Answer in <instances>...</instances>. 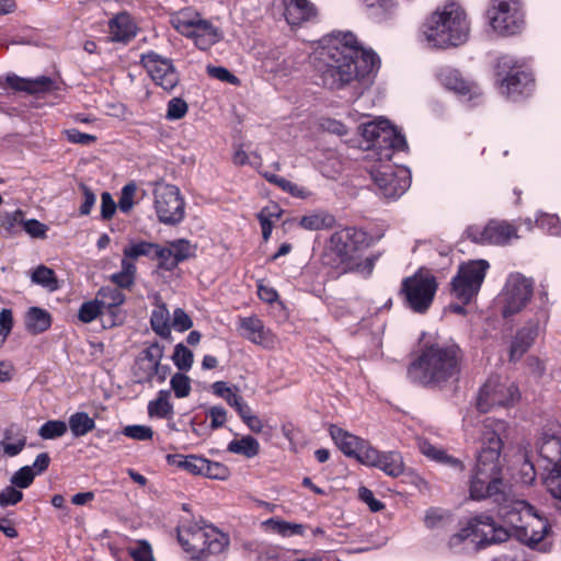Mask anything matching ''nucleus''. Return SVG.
I'll list each match as a JSON object with an SVG mask.
<instances>
[{
  "mask_svg": "<svg viewBox=\"0 0 561 561\" xmlns=\"http://www.w3.org/2000/svg\"><path fill=\"white\" fill-rule=\"evenodd\" d=\"M518 398V389L513 383L502 382L499 378H490L479 391L477 409L486 413L496 407H511Z\"/></svg>",
  "mask_w": 561,
  "mask_h": 561,
  "instance_id": "15",
  "label": "nucleus"
},
{
  "mask_svg": "<svg viewBox=\"0 0 561 561\" xmlns=\"http://www.w3.org/2000/svg\"><path fill=\"white\" fill-rule=\"evenodd\" d=\"M187 113V104L184 100L173 98L168 103L167 118L169 121L181 119Z\"/></svg>",
  "mask_w": 561,
  "mask_h": 561,
  "instance_id": "57",
  "label": "nucleus"
},
{
  "mask_svg": "<svg viewBox=\"0 0 561 561\" xmlns=\"http://www.w3.org/2000/svg\"><path fill=\"white\" fill-rule=\"evenodd\" d=\"M386 474L397 478L404 471V463L399 453L388 451L382 453L380 463L377 466Z\"/></svg>",
  "mask_w": 561,
  "mask_h": 561,
  "instance_id": "36",
  "label": "nucleus"
},
{
  "mask_svg": "<svg viewBox=\"0 0 561 561\" xmlns=\"http://www.w3.org/2000/svg\"><path fill=\"white\" fill-rule=\"evenodd\" d=\"M266 524L271 526L273 531L282 536L304 535V526L301 524L274 519H268Z\"/></svg>",
  "mask_w": 561,
  "mask_h": 561,
  "instance_id": "46",
  "label": "nucleus"
},
{
  "mask_svg": "<svg viewBox=\"0 0 561 561\" xmlns=\"http://www.w3.org/2000/svg\"><path fill=\"white\" fill-rule=\"evenodd\" d=\"M153 208L158 220L167 226L179 225L185 216V201L178 186L157 183L153 188Z\"/></svg>",
  "mask_w": 561,
  "mask_h": 561,
  "instance_id": "12",
  "label": "nucleus"
},
{
  "mask_svg": "<svg viewBox=\"0 0 561 561\" xmlns=\"http://www.w3.org/2000/svg\"><path fill=\"white\" fill-rule=\"evenodd\" d=\"M171 24L183 36L193 39L196 47L202 50H207L222 38L218 27L191 10H182L174 14Z\"/></svg>",
  "mask_w": 561,
  "mask_h": 561,
  "instance_id": "9",
  "label": "nucleus"
},
{
  "mask_svg": "<svg viewBox=\"0 0 561 561\" xmlns=\"http://www.w3.org/2000/svg\"><path fill=\"white\" fill-rule=\"evenodd\" d=\"M137 186L134 182L126 184L121 192L118 208L122 213L128 214L134 206V197Z\"/></svg>",
  "mask_w": 561,
  "mask_h": 561,
  "instance_id": "54",
  "label": "nucleus"
},
{
  "mask_svg": "<svg viewBox=\"0 0 561 561\" xmlns=\"http://www.w3.org/2000/svg\"><path fill=\"white\" fill-rule=\"evenodd\" d=\"M437 77L446 89L454 91L460 96H468V101H473L481 96L479 87L466 81L456 69L444 68L438 72Z\"/></svg>",
  "mask_w": 561,
  "mask_h": 561,
  "instance_id": "21",
  "label": "nucleus"
},
{
  "mask_svg": "<svg viewBox=\"0 0 561 561\" xmlns=\"http://www.w3.org/2000/svg\"><path fill=\"white\" fill-rule=\"evenodd\" d=\"M499 514L510 527L511 537L531 549L550 551L551 543L546 541V538L551 531V526L534 512L529 503L514 500L500 508Z\"/></svg>",
  "mask_w": 561,
  "mask_h": 561,
  "instance_id": "5",
  "label": "nucleus"
},
{
  "mask_svg": "<svg viewBox=\"0 0 561 561\" xmlns=\"http://www.w3.org/2000/svg\"><path fill=\"white\" fill-rule=\"evenodd\" d=\"M118 206L114 202L112 195L108 192L101 194V218L103 220H110Z\"/></svg>",
  "mask_w": 561,
  "mask_h": 561,
  "instance_id": "64",
  "label": "nucleus"
},
{
  "mask_svg": "<svg viewBox=\"0 0 561 561\" xmlns=\"http://www.w3.org/2000/svg\"><path fill=\"white\" fill-rule=\"evenodd\" d=\"M140 64L147 70L152 81L165 91H172L179 83V73L170 58L154 51H148L140 57Z\"/></svg>",
  "mask_w": 561,
  "mask_h": 561,
  "instance_id": "17",
  "label": "nucleus"
},
{
  "mask_svg": "<svg viewBox=\"0 0 561 561\" xmlns=\"http://www.w3.org/2000/svg\"><path fill=\"white\" fill-rule=\"evenodd\" d=\"M26 444V436L22 433H14V428L10 427L4 432V437L0 442V446L4 454L9 457L19 455Z\"/></svg>",
  "mask_w": 561,
  "mask_h": 561,
  "instance_id": "35",
  "label": "nucleus"
},
{
  "mask_svg": "<svg viewBox=\"0 0 561 561\" xmlns=\"http://www.w3.org/2000/svg\"><path fill=\"white\" fill-rule=\"evenodd\" d=\"M437 290L435 276L416 272L414 275L402 280L400 295L403 296L405 305L416 313H425Z\"/></svg>",
  "mask_w": 561,
  "mask_h": 561,
  "instance_id": "11",
  "label": "nucleus"
},
{
  "mask_svg": "<svg viewBox=\"0 0 561 561\" xmlns=\"http://www.w3.org/2000/svg\"><path fill=\"white\" fill-rule=\"evenodd\" d=\"M50 314L42 308L32 307L25 317V327L28 332L38 334L50 327Z\"/></svg>",
  "mask_w": 561,
  "mask_h": 561,
  "instance_id": "30",
  "label": "nucleus"
},
{
  "mask_svg": "<svg viewBox=\"0 0 561 561\" xmlns=\"http://www.w3.org/2000/svg\"><path fill=\"white\" fill-rule=\"evenodd\" d=\"M366 233L355 227H345L332 233L323 253V265L335 270L339 274L353 271L357 265V251L365 242Z\"/></svg>",
  "mask_w": 561,
  "mask_h": 561,
  "instance_id": "8",
  "label": "nucleus"
},
{
  "mask_svg": "<svg viewBox=\"0 0 561 561\" xmlns=\"http://www.w3.org/2000/svg\"><path fill=\"white\" fill-rule=\"evenodd\" d=\"M469 32L470 27L465 10L453 2L433 14L425 34L433 46L446 48L466 43Z\"/></svg>",
  "mask_w": 561,
  "mask_h": 561,
  "instance_id": "7",
  "label": "nucleus"
},
{
  "mask_svg": "<svg viewBox=\"0 0 561 561\" xmlns=\"http://www.w3.org/2000/svg\"><path fill=\"white\" fill-rule=\"evenodd\" d=\"M54 87V81L49 77H37L35 79H26L16 76L15 73H8L0 77V88H10L14 91H24L30 94H37L50 91Z\"/></svg>",
  "mask_w": 561,
  "mask_h": 561,
  "instance_id": "20",
  "label": "nucleus"
},
{
  "mask_svg": "<svg viewBox=\"0 0 561 561\" xmlns=\"http://www.w3.org/2000/svg\"><path fill=\"white\" fill-rule=\"evenodd\" d=\"M267 180L272 183H275L276 185L282 187L285 192L290 193L295 197H305V191L302 187L298 186L297 184H295L284 178H280L277 175H272V176L267 178Z\"/></svg>",
  "mask_w": 561,
  "mask_h": 561,
  "instance_id": "62",
  "label": "nucleus"
},
{
  "mask_svg": "<svg viewBox=\"0 0 561 561\" xmlns=\"http://www.w3.org/2000/svg\"><path fill=\"white\" fill-rule=\"evenodd\" d=\"M152 330L160 336L167 337L171 333L169 312L164 307L153 310L150 319Z\"/></svg>",
  "mask_w": 561,
  "mask_h": 561,
  "instance_id": "39",
  "label": "nucleus"
},
{
  "mask_svg": "<svg viewBox=\"0 0 561 561\" xmlns=\"http://www.w3.org/2000/svg\"><path fill=\"white\" fill-rule=\"evenodd\" d=\"M163 356V348L158 344H151L142 352V357L139 360H145L148 364V370L157 373L158 364Z\"/></svg>",
  "mask_w": 561,
  "mask_h": 561,
  "instance_id": "49",
  "label": "nucleus"
},
{
  "mask_svg": "<svg viewBox=\"0 0 561 561\" xmlns=\"http://www.w3.org/2000/svg\"><path fill=\"white\" fill-rule=\"evenodd\" d=\"M241 335L250 342L266 345L271 337V331L266 329L256 316L239 318Z\"/></svg>",
  "mask_w": 561,
  "mask_h": 561,
  "instance_id": "25",
  "label": "nucleus"
},
{
  "mask_svg": "<svg viewBox=\"0 0 561 561\" xmlns=\"http://www.w3.org/2000/svg\"><path fill=\"white\" fill-rule=\"evenodd\" d=\"M170 391L160 390L157 399L148 403V414L159 419H169L173 414V405L170 403Z\"/></svg>",
  "mask_w": 561,
  "mask_h": 561,
  "instance_id": "33",
  "label": "nucleus"
},
{
  "mask_svg": "<svg viewBox=\"0 0 561 561\" xmlns=\"http://www.w3.org/2000/svg\"><path fill=\"white\" fill-rule=\"evenodd\" d=\"M368 9H371L374 16L381 21L390 16L394 9V0H362Z\"/></svg>",
  "mask_w": 561,
  "mask_h": 561,
  "instance_id": "41",
  "label": "nucleus"
},
{
  "mask_svg": "<svg viewBox=\"0 0 561 561\" xmlns=\"http://www.w3.org/2000/svg\"><path fill=\"white\" fill-rule=\"evenodd\" d=\"M202 476L209 479L225 480L229 476V470L225 465L220 462L210 461L204 458Z\"/></svg>",
  "mask_w": 561,
  "mask_h": 561,
  "instance_id": "48",
  "label": "nucleus"
},
{
  "mask_svg": "<svg viewBox=\"0 0 561 561\" xmlns=\"http://www.w3.org/2000/svg\"><path fill=\"white\" fill-rule=\"evenodd\" d=\"M466 234L476 243L501 245L506 244L512 238H516L517 230L506 221L490 220L484 227H468Z\"/></svg>",
  "mask_w": 561,
  "mask_h": 561,
  "instance_id": "19",
  "label": "nucleus"
},
{
  "mask_svg": "<svg viewBox=\"0 0 561 561\" xmlns=\"http://www.w3.org/2000/svg\"><path fill=\"white\" fill-rule=\"evenodd\" d=\"M507 424L502 420L486 419L481 433V449L469 479V496L473 501L492 499L500 508L514 501L510 497L507 484L502 478V436Z\"/></svg>",
  "mask_w": 561,
  "mask_h": 561,
  "instance_id": "2",
  "label": "nucleus"
},
{
  "mask_svg": "<svg viewBox=\"0 0 561 561\" xmlns=\"http://www.w3.org/2000/svg\"><path fill=\"white\" fill-rule=\"evenodd\" d=\"M538 335V325L531 324L520 329L514 337L510 348V360L515 362L522 358V356L533 345L536 336Z\"/></svg>",
  "mask_w": 561,
  "mask_h": 561,
  "instance_id": "27",
  "label": "nucleus"
},
{
  "mask_svg": "<svg viewBox=\"0 0 561 561\" xmlns=\"http://www.w3.org/2000/svg\"><path fill=\"white\" fill-rule=\"evenodd\" d=\"M382 453L373 447L369 442L364 440L355 459L363 465L376 467L380 463Z\"/></svg>",
  "mask_w": 561,
  "mask_h": 561,
  "instance_id": "44",
  "label": "nucleus"
},
{
  "mask_svg": "<svg viewBox=\"0 0 561 561\" xmlns=\"http://www.w3.org/2000/svg\"><path fill=\"white\" fill-rule=\"evenodd\" d=\"M156 259L160 261V266L167 271H172L178 266L173 265L174 251H172L171 247L164 248L156 243L152 260Z\"/></svg>",
  "mask_w": 561,
  "mask_h": 561,
  "instance_id": "55",
  "label": "nucleus"
},
{
  "mask_svg": "<svg viewBox=\"0 0 561 561\" xmlns=\"http://www.w3.org/2000/svg\"><path fill=\"white\" fill-rule=\"evenodd\" d=\"M171 248L172 251H174L173 265H179V263L195 255L196 247L191 244L190 241L185 239H180L172 242Z\"/></svg>",
  "mask_w": 561,
  "mask_h": 561,
  "instance_id": "45",
  "label": "nucleus"
},
{
  "mask_svg": "<svg viewBox=\"0 0 561 561\" xmlns=\"http://www.w3.org/2000/svg\"><path fill=\"white\" fill-rule=\"evenodd\" d=\"M35 474L36 472L32 467H22L12 476L11 483L19 489H26L32 484Z\"/></svg>",
  "mask_w": 561,
  "mask_h": 561,
  "instance_id": "53",
  "label": "nucleus"
},
{
  "mask_svg": "<svg viewBox=\"0 0 561 561\" xmlns=\"http://www.w3.org/2000/svg\"><path fill=\"white\" fill-rule=\"evenodd\" d=\"M67 432V425L62 421H48L39 428L38 434L44 439H54Z\"/></svg>",
  "mask_w": 561,
  "mask_h": 561,
  "instance_id": "50",
  "label": "nucleus"
},
{
  "mask_svg": "<svg viewBox=\"0 0 561 561\" xmlns=\"http://www.w3.org/2000/svg\"><path fill=\"white\" fill-rule=\"evenodd\" d=\"M284 16L293 26L310 21L317 14L316 7L309 0H284Z\"/></svg>",
  "mask_w": 561,
  "mask_h": 561,
  "instance_id": "24",
  "label": "nucleus"
},
{
  "mask_svg": "<svg viewBox=\"0 0 561 561\" xmlns=\"http://www.w3.org/2000/svg\"><path fill=\"white\" fill-rule=\"evenodd\" d=\"M465 359L463 350L455 341L427 340L420 344L407 376L417 386L443 389L460 379Z\"/></svg>",
  "mask_w": 561,
  "mask_h": 561,
  "instance_id": "4",
  "label": "nucleus"
},
{
  "mask_svg": "<svg viewBox=\"0 0 561 561\" xmlns=\"http://www.w3.org/2000/svg\"><path fill=\"white\" fill-rule=\"evenodd\" d=\"M156 249V243L139 241L131 242L127 247L124 248L123 254L127 257H131L137 260L140 256H147L152 259L153 251Z\"/></svg>",
  "mask_w": 561,
  "mask_h": 561,
  "instance_id": "43",
  "label": "nucleus"
},
{
  "mask_svg": "<svg viewBox=\"0 0 561 561\" xmlns=\"http://www.w3.org/2000/svg\"><path fill=\"white\" fill-rule=\"evenodd\" d=\"M138 32V27L127 12H121L108 21V33L112 42L128 43Z\"/></svg>",
  "mask_w": 561,
  "mask_h": 561,
  "instance_id": "23",
  "label": "nucleus"
},
{
  "mask_svg": "<svg viewBox=\"0 0 561 561\" xmlns=\"http://www.w3.org/2000/svg\"><path fill=\"white\" fill-rule=\"evenodd\" d=\"M207 73L211 78L233 85H238L240 83V80L225 67L208 66Z\"/></svg>",
  "mask_w": 561,
  "mask_h": 561,
  "instance_id": "59",
  "label": "nucleus"
},
{
  "mask_svg": "<svg viewBox=\"0 0 561 561\" xmlns=\"http://www.w3.org/2000/svg\"><path fill=\"white\" fill-rule=\"evenodd\" d=\"M420 449L423 455L437 462L446 465L460 472L463 471L465 469V466L461 460L448 455L444 449L438 448L426 440L420 444Z\"/></svg>",
  "mask_w": 561,
  "mask_h": 561,
  "instance_id": "28",
  "label": "nucleus"
},
{
  "mask_svg": "<svg viewBox=\"0 0 561 561\" xmlns=\"http://www.w3.org/2000/svg\"><path fill=\"white\" fill-rule=\"evenodd\" d=\"M79 188L81 192L82 202L79 206V213L81 216H87L91 213V209L95 205L96 196L95 194L83 183L79 184Z\"/></svg>",
  "mask_w": 561,
  "mask_h": 561,
  "instance_id": "58",
  "label": "nucleus"
},
{
  "mask_svg": "<svg viewBox=\"0 0 561 561\" xmlns=\"http://www.w3.org/2000/svg\"><path fill=\"white\" fill-rule=\"evenodd\" d=\"M469 525L472 527L474 537L472 542L476 543L477 549H483L493 543L505 542L511 537L510 529L497 526L494 519L485 514H479L470 518Z\"/></svg>",
  "mask_w": 561,
  "mask_h": 561,
  "instance_id": "18",
  "label": "nucleus"
},
{
  "mask_svg": "<svg viewBox=\"0 0 561 561\" xmlns=\"http://www.w3.org/2000/svg\"><path fill=\"white\" fill-rule=\"evenodd\" d=\"M334 222V216L325 210H318L302 216L299 225L307 230H321L332 228Z\"/></svg>",
  "mask_w": 561,
  "mask_h": 561,
  "instance_id": "31",
  "label": "nucleus"
},
{
  "mask_svg": "<svg viewBox=\"0 0 561 561\" xmlns=\"http://www.w3.org/2000/svg\"><path fill=\"white\" fill-rule=\"evenodd\" d=\"M329 433L339 449L347 457L355 458L359 451L363 438L343 430L337 425H330Z\"/></svg>",
  "mask_w": 561,
  "mask_h": 561,
  "instance_id": "26",
  "label": "nucleus"
},
{
  "mask_svg": "<svg viewBox=\"0 0 561 561\" xmlns=\"http://www.w3.org/2000/svg\"><path fill=\"white\" fill-rule=\"evenodd\" d=\"M543 483L556 500L554 506L561 511V467L560 465L556 469H549V473L543 480Z\"/></svg>",
  "mask_w": 561,
  "mask_h": 561,
  "instance_id": "38",
  "label": "nucleus"
},
{
  "mask_svg": "<svg viewBox=\"0 0 561 561\" xmlns=\"http://www.w3.org/2000/svg\"><path fill=\"white\" fill-rule=\"evenodd\" d=\"M178 540L192 560L207 561L213 556L222 553L229 546L226 534L210 525L186 519L178 527Z\"/></svg>",
  "mask_w": 561,
  "mask_h": 561,
  "instance_id": "6",
  "label": "nucleus"
},
{
  "mask_svg": "<svg viewBox=\"0 0 561 561\" xmlns=\"http://www.w3.org/2000/svg\"><path fill=\"white\" fill-rule=\"evenodd\" d=\"M501 80V91L507 98L516 100L520 95L530 93L534 87V78L530 71L516 62L511 57H502L497 62Z\"/></svg>",
  "mask_w": 561,
  "mask_h": 561,
  "instance_id": "14",
  "label": "nucleus"
},
{
  "mask_svg": "<svg viewBox=\"0 0 561 561\" xmlns=\"http://www.w3.org/2000/svg\"><path fill=\"white\" fill-rule=\"evenodd\" d=\"M24 213L20 209L0 213V229L11 234L18 224L21 225Z\"/></svg>",
  "mask_w": 561,
  "mask_h": 561,
  "instance_id": "51",
  "label": "nucleus"
},
{
  "mask_svg": "<svg viewBox=\"0 0 561 561\" xmlns=\"http://www.w3.org/2000/svg\"><path fill=\"white\" fill-rule=\"evenodd\" d=\"M486 15L493 30L502 35H513L524 24L523 13L516 2L492 0Z\"/></svg>",
  "mask_w": 561,
  "mask_h": 561,
  "instance_id": "16",
  "label": "nucleus"
},
{
  "mask_svg": "<svg viewBox=\"0 0 561 561\" xmlns=\"http://www.w3.org/2000/svg\"><path fill=\"white\" fill-rule=\"evenodd\" d=\"M227 450L247 458H253L260 453V444L254 437L247 435L240 439L231 440L228 444Z\"/></svg>",
  "mask_w": 561,
  "mask_h": 561,
  "instance_id": "34",
  "label": "nucleus"
},
{
  "mask_svg": "<svg viewBox=\"0 0 561 561\" xmlns=\"http://www.w3.org/2000/svg\"><path fill=\"white\" fill-rule=\"evenodd\" d=\"M99 316L102 318L104 325H108V317L98 299L84 302L78 312V318L83 323H89Z\"/></svg>",
  "mask_w": 561,
  "mask_h": 561,
  "instance_id": "37",
  "label": "nucleus"
},
{
  "mask_svg": "<svg viewBox=\"0 0 561 561\" xmlns=\"http://www.w3.org/2000/svg\"><path fill=\"white\" fill-rule=\"evenodd\" d=\"M13 328V316L11 309L0 311V346L5 342Z\"/></svg>",
  "mask_w": 561,
  "mask_h": 561,
  "instance_id": "61",
  "label": "nucleus"
},
{
  "mask_svg": "<svg viewBox=\"0 0 561 561\" xmlns=\"http://www.w3.org/2000/svg\"><path fill=\"white\" fill-rule=\"evenodd\" d=\"M94 427L95 421L88 413L76 412L72 414V436H83L94 430Z\"/></svg>",
  "mask_w": 561,
  "mask_h": 561,
  "instance_id": "42",
  "label": "nucleus"
},
{
  "mask_svg": "<svg viewBox=\"0 0 561 561\" xmlns=\"http://www.w3.org/2000/svg\"><path fill=\"white\" fill-rule=\"evenodd\" d=\"M123 434L135 440H149L153 436V431L147 425H128L124 427Z\"/></svg>",
  "mask_w": 561,
  "mask_h": 561,
  "instance_id": "56",
  "label": "nucleus"
},
{
  "mask_svg": "<svg viewBox=\"0 0 561 561\" xmlns=\"http://www.w3.org/2000/svg\"><path fill=\"white\" fill-rule=\"evenodd\" d=\"M534 294V282L520 273L511 274L500 295L502 316L507 319L519 313L530 301Z\"/></svg>",
  "mask_w": 561,
  "mask_h": 561,
  "instance_id": "13",
  "label": "nucleus"
},
{
  "mask_svg": "<svg viewBox=\"0 0 561 561\" xmlns=\"http://www.w3.org/2000/svg\"><path fill=\"white\" fill-rule=\"evenodd\" d=\"M362 135L367 142V157L375 161L369 173L377 193L386 199L400 197L411 184L409 171L390 163L396 150L407 147V141L387 119L374 121L363 126Z\"/></svg>",
  "mask_w": 561,
  "mask_h": 561,
  "instance_id": "1",
  "label": "nucleus"
},
{
  "mask_svg": "<svg viewBox=\"0 0 561 561\" xmlns=\"http://www.w3.org/2000/svg\"><path fill=\"white\" fill-rule=\"evenodd\" d=\"M21 225L24 231L32 238H44L46 236L47 227L36 219L24 220L22 218Z\"/></svg>",
  "mask_w": 561,
  "mask_h": 561,
  "instance_id": "63",
  "label": "nucleus"
},
{
  "mask_svg": "<svg viewBox=\"0 0 561 561\" xmlns=\"http://www.w3.org/2000/svg\"><path fill=\"white\" fill-rule=\"evenodd\" d=\"M98 301L108 317V327H114L123 322V313L119 306L125 302V295L119 288L104 286L96 297Z\"/></svg>",
  "mask_w": 561,
  "mask_h": 561,
  "instance_id": "22",
  "label": "nucleus"
},
{
  "mask_svg": "<svg viewBox=\"0 0 561 561\" xmlns=\"http://www.w3.org/2000/svg\"><path fill=\"white\" fill-rule=\"evenodd\" d=\"M320 56L325 64L321 72L322 84L331 90L341 89L353 80H366L378 67V56L363 48L351 32L330 35Z\"/></svg>",
  "mask_w": 561,
  "mask_h": 561,
  "instance_id": "3",
  "label": "nucleus"
},
{
  "mask_svg": "<svg viewBox=\"0 0 561 561\" xmlns=\"http://www.w3.org/2000/svg\"><path fill=\"white\" fill-rule=\"evenodd\" d=\"M170 385L176 398H186L191 392V380L184 374H174Z\"/></svg>",
  "mask_w": 561,
  "mask_h": 561,
  "instance_id": "52",
  "label": "nucleus"
},
{
  "mask_svg": "<svg viewBox=\"0 0 561 561\" xmlns=\"http://www.w3.org/2000/svg\"><path fill=\"white\" fill-rule=\"evenodd\" d=\"M451 515L448 511L440 507H430L425 512L424 524L430 529L439 528L448 524Z\"/></svg>",
  "mask_w": 561,
  "mask_h": 561,
  "instance_id": "40",
  "label": "nucleus"
},
{
  "mask_svg": "<svg viewBox=\"0 0 561 561\" xmlns=\"http://www.w3.org/2000/svg\"><path fill=\"white\" fill-rule=\"evenodd\" d=\"M490 264L485 260H472L461 264L450 283V295L468 305L480 291Z\"/></svg>",
  "mask_w": 561,
  "mask_h": 561,
  "instance_id": "10",
  "label": "nucleus"
},
{
  "mask_svg": "<svg viewBox=\"0 0 561 561\" xmlns=\"http://www.w3.org/2000/svg\"><path fill=\"white\" fill-rule=\"evenodd\" d=\"M167 462L170 466H174L176 468L183 469L188 473L195 476H202L203 466H204V457L196 455L183 456L180 454H173L167 456Z\"/></svg>",
  "mask_w": 561,
  "mask_h": 561,
  "instance_id": "29",
  "label": "nucleus"
},
{
  "mask_svg": "<svg viewBox=\"0 0 561 561\" xmlns=\"http://www.w3.org/2000/svg\"><path fill=\"white\" fill-rule=\"evenodd\" d=\"M23 499V493L14 485L7 486L0 492V506L15 505Z\"/></svg>",
  "mask_w": 561,
  "mask_h": 561,
  "instance_id": "60",
  "label": "nucleus"
},
{
  "mask_svg": "<svg viewBox=\"0 0 561 561\" xmlns=\"http://www.w3.org/2000/svg\"><path fill=\"white\" fill-rule=\"evenodd\" d=\"M30 276L33 284L42 286L50 293L59 288L55 272L45 265H38L31 272Z\"/></svg>",
  "mask_w": 561,
  "mask_h": 561,
  "instance_id": "32",
  "label": "nucleus"
},
{
  "mask_svg": "<svg viewBox=\"0 0 561 561\" xmlns=\"http://www.w3.org/2000/svg\"><path fill=\"white\" fill-rule=\"evenodd\" d=\"M174 365L180 369L187 371L193 364V353L184 346L182 343L175 345L174 353L172 355Z\"/></svg>",
  "mask_w": 561,
  "mask_h": 561,
  "instance_id": "47",
  "label": "nucleus"
}]
</instances>
